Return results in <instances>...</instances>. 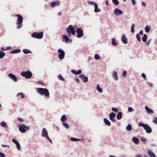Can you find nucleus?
Segmentation results:
<instances>
[{"mask_svg": "<svg viewBox=\"0 0 157 157\" xmlns=\"http://www.w3.org/2000/svg\"><path fill=\"white\" fill-rule=\"evenodd\" d=\"M114 13L115 15H120L123 13V12L119 9L116 8L114 10Z\"/></svg>", "mask_w": 157, "mask_h": 157, "instance_id": "nucleus-14", "label": "nucleus"}, {"mask_svg": "<svg viewBox=\"0 0 157 157\" xmlns=\"http://www.w3.org/2000/svg\"><path fill=\"white\" fill-rule=\"evenodd\" d=\"M1 126L2 127H7V124L5 121H2L0 123Z\"/></svg>", "mask_w": 157, "mask_h": 157, "instance_id": "nucleus-31", "label": "nucleus"}, {"mask_svg": "<svg viewBox=\"0 0 157 157\" xmlns=\"http://www.w3.org/2000/svg\"><path fill=\"white\" fill-rule=\"evenodd\" d=\"M141 76L143 78H144L145 79H146V76L145 74L142 73L141 75Z\"/></svg>", "mask_w": 157, "mask_h": 157, "instance_id": "nucleus-52", "label": "nucleus"}, {"mask_svg": "<svg viewBox=\"0 0 157 157\" xmlns=\"http://www.w3.org/2000/svg\"><path fill=\"white\" fill-rule=\"evenodd\" d=\"M96 89L97 91L100 93H102L103 92V90L101 87H100L99 84L97 85Z\"/></svg>", "mask_w": 157, "mask_h": 157, "instance_id": "nucleus-25", "label": "nucleus"}, {"mask_svg": "<svg viewBox=\"0 0 157 157\" xmlns=\"http://www.w3.org/2000/svg\"><path fill=\"white\" fill-rule=\"evenodd\" d=\"M20 96H21V98H24L25 97V95L23 93H19L17 94V96L18 97Z\"/></svg>", "mask_w": 157, "mask_h": 157, "instance_id": "nucleus-38", "label": "nucleus"}, {"mask_svg": "<svg viewBox=\"0 0 157 157\" xmlns=\"http://www.w3.org/2000/svg\"><path fill=\"white\" fill-rule=\"evenodd\" d=\"M61 2L59 0H57L55 2H52L50 4L51 6L52 7L54 8L56 6H59Z\"/></svg>", "mask_w": 157, "mask_h": 157, "instance_id": "nucleus-12", "label": "nucleus"}, {"mask_svg": "<svg viewBox=\"0 0 157 157\" xmlns=\"http://www.w3.org/2000/svg\"><path fill=\"white\" fill-rule=\"evenodd\" d=\"M145 109L147 113L148 114H152L154 113L153 110L149 109L147 106H145Z\"/></svg>", "mask_w": 157, "mask_h": 157, "instance_id": "nucleus-19", "label": "nucleus"}, {"mask_svg": "<svg viewBox=\"0 0 157 157\" xmlns=\"http://www.w3.org/2000/svg\"><path fill=\"white\" fill-rule=\"evenodd\" d=\"M116 116V114L112 112L109 115V119L112 122H116V120L115 118Z\"/></svg>", "mask_w": 157, "mask_h": 157, "instance_id": "nucleus-11", "label": "nucleus"}, {"mask_svg": "<svg viewBox=\"0 0 157 157\" xmlns=\"http://www.w3.org/2000/svg\"><path fill=\"white\" fill-rule=\"evenodd\" d=\"M76 80L77 81V82L78 83L79 82V79H78V78H76Z\"/></svg>", "mask_w": 157, "mask_h": 157, "instance_id": "nucleus-61", "label": "nucleus"}, {"mask_svg": "<svg viewBox=\"0 0 157 157\" xmlns=\"http://www.w3.org/2000/svg\"><path fill=\"white\" fill-rule=\"evenodd\" d=\"M5 56V52L2 51L0 50V59L2 58Z\"/></svg>", "mask_w": 157, "mask_h": 157, "instance_id": "nucleus-36", "label": "nucleus"}, {"mask_svg": "<svg viewBox=\"0 0 157 157\" xmlns=\"http://www.w3.org/2000/svg\"><path fill=\"white\" fill-rule=\"evenodd\" d=\"M150 29V26L147 25L145 28V30L147 33H148L149 32Z\"/></svg>", "mask_w": 157, "mask_h": 157, "instance_id": "nucleus-35", "label": "nucleus"}, {"mask_svg": "<svg viewBox=\"0 0 157 157\" xmlns=\"http://www.w3.org/2000/svg\"><path fill=\"white\" fill-rule=\"evenodd\" d=\"M53 126L54 128L55 129H56L57 131H59L60 129L59 127H58L56 125H53Z\"/></svg>", "mask_w": 157, "mask_h": 157, "instance_id": "nucleus-45", "label": "nucleus"}, {"mask_svg": "<svg viewBox=\"0 0 157 157\" xmlns=\"http://www.w3.org/2000/svg\"><path fill=\"white\" fill-rule=\"evenodd\" d=\"M135 26V24H132L131 27V32L132 33H133L134 32V27Z\"/></svg>", "mask_w": 157, "mask_h": 157, "instance_id": "nucleus-42", "label": "nucleus"}, {"mask_svg": "<svg viewBox=\"0 0 157 157\" xmlns=\"http://www.w3.org/2000/svg\"><path fill=\"white\" fill-rule=\"evenodd\" d=\"M132 140L133 142L136 144H138L139 142V140L138 139L135 137H133L132 138Z\"/></svg>", "mask_w": 157, "mask_h": 157, "instance_id": "nucleus-24", "label": "nucleus"}, {"mask_svg": "<svg viewBox=\"0 0 157 157\" xmlns=\"http://www.w3.org/2000/svg\"><path fill=\"white\" fill-rule=\"evenodd\" d=\"M63 41H65L66 43H67L69 40V39L67 36L66 35H63Z\"/></svg>", "mask_w": 157, "mask_h": 157, "instance_id": "nucleus-22", "label": "nucleus"}, {"mask_svg": "<svg viewBox=\"0 0 157 157\" xmlns=\"http://www.w3.org/2000/svg\"><path fill=\"white\" fill-rule=\"evenodd\" d=\"M104 122L105 124L108 125L110 126L111 125V123L109 121L107 118H105L104 119Z\"/></svg>", "mask_w": 157, "mask_h": 157, "instance_id": "nucleus-26", "label": "nucleus"}, {"mask_svg": "<svg viewBox=\"0 0 157 157\" xmlns=\"http://www.w3.org/2000/svg\"><path fill=\"white\" fill-rule=\"evenodd\" d=\"M62 125L63 126L67 129H68L69 128V124L66 122H62Z\"/></svg>", "mask_w": 157, "mask_h": 157, "instance_id": "nucleus-27", "label": "nucleus"}, {"mask_svg": "<svg viewBox=\"0 0 157 157\" xmlns=\"http://www.w3.org/2000/svg\"><path fill=\"white\" fill-rule=\"evenodd\" d=\"M0 157H5V155L2 152H0Z\"/></svg>", "mask_w": 157, "mask_h": 157, "instance_id": "nucleus-51", "label": "nucleus"}, {"mask_svg": "<svg viewBox=\"0 0 157 157\" xmlns=\"http://www.w3.org/2000/svg\"><path fill=\"white\" fill-rule=\"evenodd\" d=\"M122 75L124 77H126L127 75V72L126 71H124L122 73Z\"/></svg>", "mask_w": 157, "mask_h": 157, "instance_id": "nucleus-48", "label": "nucleus"}, {"mask_svg": "<svg viewBox=\"0 0 157 157\" xmlns=\"http://www.w3.org/2000/svg\"><path fill=\"white\" fill-rule=\"evenodd\" d=\"M142 5L144 6H146V3L144 2H142L141 3Z\"/></svg>", "mask_w": 157, "mask_h": 157, "instance_id": "nucleus-57", "label": "nucleus"}, {"mask_svg": "<svg viewBox=\"0 0 157 157\" xmlns=\"http://www.w3.org/2000/svg\"><path fill=\"white\" fill-rule=\"evenodd\" d=\"M139 33L140 35H142L143 34V31L142 30H140V32Z\"/></svg>", "mask_w": 157, "mask_h": 157, "instance_id": "nucleus-60", "label": "nucleus"}, {"mask_svg": "<svg viewBox=\"0 0 157 157\" xmlns=\"http://www.w3.org/2000/svg\"><path fill=\"white\" fill-rule=\"evenodd\" d=\"M71 72L74 74L75 75H78L80 74L82 72V70H79L78 71H76V70H72Z\"/></svg>", "mask_w": 157, "mask_h": 157, "instance_id": "nucleus-21", "label": "nucleus"}, {"mask_svg": "<svg viewBox=\"0 0 157 157\" xmlns=\"http://www.w3.org/2000/svg\"><path fill=\"white\" fill-rule=\"evenodd\" d=\"M94 58L96 60H100L101 59V57L98 54H95L94 56Z\"/></svg>", "mask_w": 157, "mask_h": 157, "instance_id": "nucleus-39", "label": "nucleus"}, {"mask_svg": "<svg viewBox=\"0 0 157 157\" xmlns=\"http://www.w3.org/2000/svg\"><path fill=\"white\" fill-rule=\"evenodd\" d=\"M112 111L115 112H117L118 111V109L116 108L112 107L111 109Z\"/></svg>", "mask_w": 157, "mask_h": 157, "instance_id": "nucleus-47", "label": "nucleus"}, {"mask_svg": "<svg viewBox=\"0 0 157 157\" xmlns=\"http://www.w3.org/2000/svg\"><path fill=\"white\" fill-rule=\"evenodd\" d=\"M76 32L77 34V37L78 38L82 37L83 35V31L80 28L77 29L76 30Z\"/></svg>", "mask_w": 157, "mask_h": 157, "instance_id": "nucleus-9", "label": "nucleus"}, {"mask_svg": "<svg viewBox=\"0 0 157 157\" xmlns=\"http://www.w3.org/2000/svg\"><path fill=\"white\" fill-rule=\"evenodd\" d=\"M147 153L150 157H156L155 155L150 149H148Z\"/></svg>", "mask_w": 157, "mask_h": 157, "instance_id": "nucleus-18", "label": "nucleus"}, {"mask_svg": "<svg viewBox=\"0 0 157 157\" xmlns=\"http://www.w3.org/2000/svg\"><path fill=\"white\" fill-rule=\"evenodd\" d=\"M132 128V127L131 125L130 124H129L127 126L126 129L127 131H130L131 130Z\"/></svg>", "mask_w": 157, "mask_h": 157, "instance_id": "nucleus-40", "label": "nucleus"}, {"mask_svg": "<svg viewBox=\"0 0 157 157\" xmlns=\"http://www.w3.org/2000/svg\"><path fill=\"white\" fill-rule=\"evenodd\" d=\"M79 77L81 78L84 83H86L88 81V78L85 76L83 74H81L79 76Z\"/></svg>", "mask_w": 157, "mask_h": 157, "instance_id": "nucleus-15", "label": "nucleus"}, {"mask_svg": "<svg viewBox=\"0 0 157 157\" xmlns=\"http://www.w3.org/2000/svg\"><path fill=\"white\" fill-rule=\"evenodd\" d=\"M21 52V51L20 49H17L11 51V53L12 54L17 53H20Z\"/></svg>", "mask_w": 157, "mask_h": 157, "instance_id": "nucleus-28", "label": "nucleus"}, {"mask_svg": "<svg viewBox=\"0 0 157 157\" xmlns=\"http://www.w3.org/2000/svg\"><path fill=\"white\" fill-rule=\"evenodd\" d=\"M153 122L154 123L157 124V117L155 118L154 120L153 121Z\"/></svg>", "mask_w": 157, "mask_h": 157, "instance_id": "nucleus-50", "label": "nucleus"}, {"mask_svg": "<svg viewBox=\"0 0 157 157\" xmlns=\"http://www.w3.org/2000/svg\"><path fill=\"white\" fill-rule=\"evenodd\" d=\"M58 14L59 16H60L61 15V13L60 12H58Z\"/></svg>", "mask_w": 157, "mask_h": 157, "instance_id": "nucleus-63", "label": "nucleus"}, {"mask_svg": "<svg viewBox=\"0 0 157 157\" xmlns=\"http://www.w3.org/2000/svg\"><path fill=\"white\" fill-rule=\"evenodd\" d=\"M66 31L69 37H71V34L74 36L75 35V29L73 26L72 25H69L68 27L66 29Z\"/></svg>", "mask_w": 157, "mask_h": 157, "instance_id": "nucleus-2", "label": "nucleus"}, {"mask_svg": "<svg viewBox=\"0 0 157 157\" xmlns=\"http://www.w3.org/2000/svg\"><path fill=\"white\" fill-rule=\"evenodd\" d=\"M109 157H116L115 156H113V155H109Z\"/></svg>", "mask_w": 157, "mask_h": 157, "instance_id": "nucleus-64", "label": "nucleus"}, {"mask_svg": "<svg viewBox=\"0 0 157 157\" xmlns=\"http://www.w3.org/2000/svg\"><path fill=\"white\" fill-rule=\"evenodd\" d=\"M73 27H74V28L76 29H77L78 28H77L76 25H75L73 26Z\"/></svg>", "mask_w": 157, "mask_h": 157, "instance_id": "nucleus-62", "label": "nucleus"}, {"mask_svg": "<svg viewBox=\"0 0 157 157\" xmlns=\"http://www.w3.org/2000/svg\"><path fill=\"white\" fill-rule=\"evenodd\" d=\"M134 157H142L141 155L140 154H137Z\"/></svg>", "mask_w": 157, "mask_h": 157, "instance_id": "nucleus-58", "label": "nucleus"}, {"mask_svg": "<svg viewBox=\"0 0 157 157\" xmlns=\"http://www.w3.org/2000/svg\"><path fill=\"white\" fill-rule=\"evenodd\" d=\"M151 41V39L149 40H148V42H147V43L146 45H148L149 44H150V43Z\"/></svg>", "mask_w": 157, "mask_h": 157, "instance_id": "nucleus-56", "label": "nucleus"}, {"mask_svg": "<svg viewBox=\"0 0 157 157\" xmlns=\"http://www.w3.org/2000/svg\"><path fill=\"white\" fill-rule=\"evenodd\" d=\"M58 52L59 53V57L60 59H63L64 57L65 53L63 50L61 49H59Z\"/></svg>", "mask_w": 157, "mask_h": 157, "instance_id": "nucleus-10", "label": "nucleus"}, {"mask_svg": "<svg viewBox=\"0 0 157 157\" xmlns=\"http://www.w3.org/2000/svg\"><path fill=\"white\" fill-rule=\"evenodd\" d=\"M12 141L13 143L16 144L17 150H19L21 149V146L19 142L15 139H13Z\"/></svg>", "mask_w": 157, "mask_h": 157, "instance_id": "nucleus-16", "label": "nucleus"}, {"mask_svg": "<svg viewBox=\"0 0 157 157\" xmlns=\"http://www.w3.org/2000/svg\"><path fill=\"white\" fill-rule=\"evenodd\" d=\"M19 131L22 133L25 132L27 130H29V127L23 124L21 125H19Z\"/></svg>", "mask_w": 157, "mask_h": 157, "instance_id": "nucleus-6", "label": "nucleus"}, {"mask_svg": "<svg viewBox=\"0 0 157 157\" xmlns=\"http://www.w3.org/2000/svg\"><path fill=\"white\" fill-rule=\"evenodd\" d=\"M121 41L124 44H126L127 43V39L124 35H123L122 36Z\"/></svg>", "mask_w": 157, "mask_h": 157, "instance_id": "nucleus-20", "label": "nucleus"}, {"mask_svg": "<svg viewBox=\"0 0 157 157\" xmlns=\"http://www.w3.org/2000/svg\"><path fill=\"white\" fill-rule=\"evenodd\" d=\"M9 77L13 80L14 82H16L17 81V77L12 73H10L8 74Z\"/></svg>", "mask_w": 157, "mask_h": 157, "instance_id": "nucleus-13", "label": "nucleus"}, {"mask_svg": "<svg viewBox=\"0 0 157 157\" xmlns=\"http://www.w3.org/2000/svg\"><path fill=\"white\" fill-rule=\"evenodd\" d=\"M112 44L114 46H116L117 45V43L115 41V39L114 38H113L112 39Z\"/></svg>", "mask_w": 157, "mask_h": 157, "instance_id": "nucleus-37", "label": "nucleus"}, {"mask_svg": "<svg viewBox=\"0 0 157 157\" xmlns=\"http://www.w3.org/2000/svg\"><path fill=\"white\" fill-rule=\"evenodd\" d=\"M136 37L137 40L139 41L140 42L141 41V39H140V35L139 34H136Z\"/></svg>", "mask_w": 157, "mask_h": 157, "instance_id": "nucleus-44", "label": "nucleus"}, {"mask_svg": "<svg viewBox=\"0 0 157 157\" xmlns=\"http://www.w3.org/2000/svg\"><path fill=\"white\" fill-rule=\"evenodd\" d=\"M70 140L72 141L76 142L77 141H80L81 139L74 137H71L70 138Z\"/></svg>", "mask_w": 157, "mask_h": 157, "instance_id": "nucleus-34", "label": "nucleus"}, {"mask_svg": "<svg viewBox=\"0 0 157 157\" xmlns=\"http://www.w3.org/2000/svg\"><path fill=\"white\" fill-rule=\"evenodd\" d=\"M2 146L3 147H10V146L9 145H6L2 144Z\"/></svg>", "mask_w": 157, "mask_h": 157, "instance_id": "nucleus-55", "label": "nucleus"}, {"mask_svg": "<svg viewBox=\"0 0 157 157\" xmlns=\"http://www.w3.org/2000/svg\"><path fill=\"white\" fill-rule=\"evenodd\" d=\"M128 111L129 112H132L133 111V109L132 107H130L128 108Z\"/></svg>", "mask_w": 157, "mask_h": 157, "instance_id": "nucleus-49", "label": "nucleus"}, {"mask_svg": "<svg viewBox=\"0 0 157 157\" xmlns=\"http://www.w3.org/2000/svg\"><path fill=\"white\" fill-rule=\"evenodd\" d=\"M88 3L91 5H94V6L97 4L96 3L91 1H89Z\"/></svg>", "mask_w": 157, "mask_h": 157, "instance_id": "nucleus-46", "label": "nucleus"}, {"mask_svg": "<svg viewBox=\"0 0 157 157\" xmlns=\"http://www.w3.org/2000/svg\"><path fill=\"white\" fill-rule=\"evenodd\" d=\"M141 140L144 142H145L147 141V140L144 137H142L141 138Z\"/></svg>", "mask_w": 157, "mask_h": 157, "instance_id": "nucleus-54", "label": "nucleus"}, {"mask_svg": "<svg viewBox=\"0 0 157 157\" xmlns=\"http://www.w3.org/2000/svg\"><path fill=\"white\" fill-rule=\"evenodd\" d=\"M41 136L44 137H45L51 143H52V140L49 137L48 135V132L45 128H43L42 130Z\"/></svg>", "mask_w": 157, "mask_h": 157, "instance_id": "nucleus-7", "label": "nucleus"}, {"mask_svg": "<svg viewBox=\"0 0 157 157\" xmlns=\"http://www.w3.org/2000/svg\"><path fill=\"white\" fill-rule=\"evenodd\" d=\"M147 36L146 34H144V36L142 38V40L143 42H146L147 41Z\"/></svg>", "mask_w": 157, "mask_h": 157, "instance_id": "nucleus-32", "label": "nucleus"}, {"mask_svg": "<svg viewBox=\"0 0 157 157\" xmlns=\"http://www.w3.org/2000/svg\"><path fill=\"white\" fill-rule=\"evenodd\" d=\"M139 126L143 127L147 133H150L152 132L151 128L147 124L140 123L139 124Z\"/></svg>", "mask_w": 157, "mask_h": 157, "instance_id": "nucleus-4", "label": "nucleus"}, {"mask_svg": "<svg viewBox=\"0 0 157 157\" xmlns=\"http://www.w3.org/2000/svg\"><path fill=\"white\" fill-rule=\"evenodd\" d=\"M122 113L121 112H119L117 116V119L119 120L122 118Z\"/></svg>", "mask_w": 157, "mask_h": 157, "instance_id": "nucleus-23", "label": "nucleus"}, {"mask_svg": "<svg viewBox=\"0 0 157 157\" xmlns=\"http://www.w3.org/2000/svg\"><path fill=\"white\" fill-rule=\"evenodd\" d=\"M17 119L19 121H20V122H23L24 121V120L23 119L21 118H19V117H18L17 118Z\"/></svg>", "mask_w": 157, "mask_h": 157, "instance_id": "nucleus-53", "label": "nucleus"}, {"mask_svg": "<svg viewBox=\"0 0 157 157\" xmlns=\"http://www.w3.org/2000/svg\"><path fill=\"white\" fill-rule=\"evenodd\" d=\"M94 7H95V9L94 10V11L95 12L97 13L101 11V10L98 8V6L97 4L95 5Z\"/></svg>", "mask_w": 157, "mask_h": 157, "instance_id": "nucleus-29", "label": "nucleus"}, {"mask_svg": "<svg viewBox=\"0 0 157 157\" xmlns=\"http://www.w3.org/2000/svg\"><path fill=\"white\" fill-rule=\"evenodd\" d=\"M23 52L25 54H28L30 53H31L32 52L30 50L26 49H25L23 50Z\"/></svg>", "mask_w": 157, "mask_h": 157, "instance_id": "nucleus-33", "label": "nucleus"}, {"mask_svg": "<svg viewBox=\"0 0 157 157\" xmlns=\"http://www.w3.org/2000/svg\"><path fill=\"white\" fill-rule=\"evenodd\" d=\"M36 92L40 95L43 96L47 98L50 97L48 89L45 88H38L36 89Z\"/></svg>", "mask_w": 157, "mask_h": 157, "instance_id": "nucleus-1", "label": "nucleus"}, {"mask_svg": "<svg viewBox=\"0 0 157 157\" xmlns=\"http://www.w3.org/2000/svg\"><path fill=\"white\" fill-rule=\"evenodd\" d=\"M15 16L17 17V24L18 26L17 27V29H19L22 26L23 18L21 15L19 14H15Z\"/></svg>", "mask_w": 157, "mask_h": 157, "instance_id": "nucleus-5", "label": "nucleus"}, {"mask_svg": "<svg viewBox=\"0 0 157 157\" xmlns=\"http://www.w3.org/2000/svg\"><path fill=\"white\" fill-rule=\"evenodd\" d=\"M112 75L114 79L116 81L117 80L118 78L117 77V72L115 71H113L112 72Z\"/></svg>", "mask_w": 157, "mask_h": 157, "instance_id": "nucleus-17", "label": "nucleus"}, {"mask_svg": "<svg viewBox=\"0 0 157 157\" xmlns=\"http://www.w3.org/2000/svg\"><path fill=\"white\" fill-rule=\"evenodd\" d=\"M43 33L42 32L40 33L34 32L31 35V36L34 38L41 39L43 37Z\"/></svg>", "mask_w": 157, "mask_h": 157, "instance_id": "nucleus-8", "label": "nucleus"}, {"mask_svg": "<svg viewBox=\"0 0 157 157\" xmlns=\"http://www.w3.org/2000/svg\"><path fill=\"white\" fill-rule=\"evenodd\" d=\"M132 0V3L134 5H135L136 4V2H135V0Z\"/></svg>", "mask_w": 157, "mask_h": 157, "instance_id": "nucleus-59", "label": "nucleus"}, {"mask_svg": "<svg viewBox=\"0 0 157 157\" xmlns=\"http://www.w3.org/2000/svg\"><path fill=\"white\" fill-rule=\"evenodd\" d=\"M21 75L23 77H25L26 79L30 78L33 75L32 72L29 71H23L21 73Z\"/></svg>", "mask_w": 157, "mask_h": 157, "instance_id": "nucleus-3", "label": "nucleus"}, {"mask_svg": "<svg viewBox=\"0 0 157 157\" xmlns=\"http://www.w3.org/2000/svg\"><path fill=\"white\" fill-rule=\"evenodd\" d=\"M67 120V118L66 115H63L62 116L61 118V120L63 122H64Z\"/></svg>", "mask_w": 157, "mask_h": 157, "instance_id": "nucleus-30", "label": "nucleus"}, {"mask_svg": "<svg viewBox=\"0 0 157 157\" xmlns=\"http://www.w3.org/2000/svg\"><path fill=\"white\" fill-rule=\"evenodd\" d=\"M112 2L115 5H117L119 4V2L118 0H112Z\"/></svg>", "mask_w": 157, "mask_h": 157, "instance_id": "nucleus-43", "label": "nucleus"}, {"mask_svg": "<svg viewBox=\"0 0 157 157\" xmlns=\"http://www.w3.org/2000/svg\"><path fill=\"white\" fill-rule=\"evenodd\" d=\"M58 77L59 80L63 81H65V79L63 78L61 75H58Z\"/></svg>", "mask_w": 157, "mask_h": 157, "instance_id": "nucleus-41", "label": "nucleus"}]
</instances>
